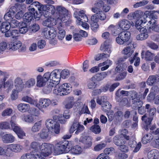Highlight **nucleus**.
Instances as JSON below:
<instances>
[{
	"label": "nucleus",
	"mask_w": 159,
	"mask_h": 159,
	"mask_svg": "<svg viewBox=\"0 0 159 159\" xmlns=\"http://www.w3.org/2000/svg\"><path fill=\"white\" fill-rule=\"evenodd\" d=\"M29 11L26 13L24 15V19L27 22H30L33 19L34 16V12H35V9L31 6L28 9Z\"/></svg>",
	"instance_id": "obj_24"
},
{
	"label": "nucleus",
	"mask_w": 159,
	"mask_h": 159,
	"mask_svg": "<svg viewBox=\"0 0 159 159\" xmlns=\"http://www.w3.org/2000/svg\"><path fill=\"white\" fill-rule=\"evenodd\" d=\"M141 56L142 59H144L146 61H150L153 59L154 54L149 50L145 52L143 50L141 53Z\"/></svg>",
	"instance_id": "obj_23"
},
{
	"label": "nucleus",
	"mask_w": 159,
	"mask_h": 159,
	"mask_svg": "<svg viewBox=\"0 0 159 159\" xmlns=\"http://www.w3.org/2000/svg\"><path fill=\"white\" fill-rule=\"evenodd\" d=\"M148 36L147 30L144 28L141 29L140 33L136 37V39L138 40H143L147 38Z\"/></svg>",
	"instance_id": "obj_27"
},
{
	"label": "nucleus",
	"mask_w": 159,
	"mask_h": 159,
	"mask_svg": "<svg viewBox=\"0 0 159 159\" xmlns=\"http://www.w3.org/2000/svg\"><path fill=\"white\" fill-rule=\"evenodd\" d=\"M59 25L58 26V30L57 37L59 40H62L66 36V31L63 29V26L62 23L61 22H59Z\"/></svg>",
	"instance_id": "obj_29"
},
{
	"label": "nucleus",
	"mask_w": 159,
	"mask_h": 159,
	"mask_svg": "<svg viewBox=\"0 0 159 159\" xmlns=\"http://www.w3.org/2000/svg\"><path fill=\"white\" fill-rule=\"evenodd\" d=\"M159 82V75H151L148 79L147 83L149 85H152Z\"/></svg>",
	"instance_id": "obj_28"
},
{
	"label": "nucleus",
	"mask_w": 159,
	"mask_h": 159,
	"mask_svg": "<svg viewBox=\"0 0 159 159\" xmlns=\"http://www.w3.org/2000/svg\"><path fill=\"white\" fill-rule=\"evenodd\" d=\"M104 3L102 1H99L95 4V6L92 8V11L96 14H99L102 12L101 8L103 6Z\"/></svg>",
	"instance_id": "obj_30"
},
{
	"label": "nucleus",
	"mask_w": 159,
	"mask_h": 159,
	"mask_svg": "<svg viewBox=\"0 0 159 159\" xmlns=\"http://www.w3.org/2000/svg\"><path fill=\"white\" fill-rule=\"evenodd\" d=\"M112 61L110 59H107L102 63H100L98 65L99 67L101 68V71H104L108 69L110 66L112 64Z\"/></svg>",
	"instance_id": "obj_31"
},
{
	"label": "nucleus",
	"mask_w": 159,
	"mask_h": 159,
	"mask_svg": "<svg viewBox=\"0 0 159 159\" xmlns=\"http://www.w3.org/2000/svg\"><path fill=\"white\" fill-rule=\"evenodd\" d=\"M145 16H146L144 15L143 17L136 20L135 22V26L138 30L141 29V28L142 26V24L146 23V20L144 18Z\"/></svg>",
	"instance_id": "obj_42"
},
{
	"label": "nucleus",
	"mask_w": 159,
	"mask_h": 159,
	"mask_svg": "<svg viewBox=\"0 0 159 159\" xmlns=\"http://www.w3.org/2000/svg\"><path fill=\"white\" fill-rule=\"evenodd\" d=\"M132 102L133 106H134L136 108H139L142 107L143 104V102L139 98H134L133 99V101H132Z\"/></svg>",
	"instance_id": "obj_57"
},
{
	"label": "nucleus",
	"mask_w": 159,
	"mask_h": 159,
	"mask_svg": "<svg viewBox=\"0 0 159 159\" xmlns=\"http://www.w3.org/2000/svg\"><path fill=\"white\" fill-rule=\"evenodd\" d=\"M107 30L110 31L111 34L114 36H116L119 33V31L117 30L116 26L113 24L109 25L107 29Z\"/></svg>",
	"instance_id": "obj_49"
},
{
	"label": "nucleus",
	"mask_w": 159,
	"mask_h": 159,
	"mask_svg": "<svg viewBox=\"0 0 159 159\" xmlns=\"http://www.w3.org/2000/svg\"><path fill=\"white\" fill-rule=\"evenodd\" d=\"M21 6L20 4H16L14 6L11 7L9 10V11L14 14L16 12H17L19 11L21 9Z\"/></svg>",
	"instance_id": "obj_59"
},
{
	"label": "nucleus",
	"mask_w": 159,
	"mask_h": 159,
	"mask_svg": "<svg viewBox=\"0 0 159 159\" xmlns=\"http://www.w3.org/2000/svg\"><path fill=\"white\" fill-rule=\"evenodd\" d=\"M74 100V98L73 96H70L68 97V102L64 105L65 108L68 109L72 108L75 103Z\"/></svg>",
	"instance_id": "obj_39"
},
{
	"label": "nucleus",
	"mask_w": 159,
	"mask_h": 159,
	"mask_svg": "<svg viewBox=\"0 0 159 159\" xmlns=\"http://www.w3.org/2000/svg\"><path fill=\"white\" fill-rule=\"evenodd\" d=\"M115 70L117 73L119 74L116 77V80L118 81L123 80L126 76L127 72L123 70V69L119 66H117L115 68Z\"/></svg>",
	"instance_id": "obj_21"
},
{
	"label": "nucleus",
	"mask_w": 159,
	"mask_h": 159,
	"mask_svg": "<svg viewBox=\"0 0 159 159\" xmlns=\"http://www.w3.org/2000/svg\"><path fill=\"white\" fill-rule=\"evenodd\" d=\"M7 77L5 75L3 76L0 80V91L2 89L3 86L5 89L7 88L6 90L8 92L11 90L13 87V82L11 80H9L6 82L5 81Z\"/></svg>",
	"instance_id": "obj_13"
},
{
	"label": "nucleus",
	"mask_w": 159,
	"mask_h": 159,
	"mask_svg": "<svg viewBox=\"0 0 159 159\" xmlns=\"http://www.w3.org/2000/svg\"><path fill=\"white\" fill-rule=\"evenodd\" d=\"M150 20L148 21V23L147 24L148 26L154 27V25L157 23L158 20V16L154 13H151L150 16Z\"/></svg>",
	"instance_id": "obj_35"
},
{
	"label": "nucleus",
	"mask_w": 159,
	"mask_h": 159,
	"mask_svg": "<svg viewBox=\"0 0 159 159\" xmlns=\"http://www.w3.org/2000/svg\"><path fill=\"white\" fill-rule=\"evenodd\" d=\"M143 16H142L138 11H136L134 12L130 13L128 15V18L130 20H137Z\"/></svg>",
	"instance_id": "obj_34"
},
{
	"label": "nucleus",
	"mask_w": 159,
	"mask_h": 159,
	"mask_svg": "<svg viewBox=\"0 0 159 159\" xmlns=\"http://www.w3.org/2000/svg\"><path fill=\"white\" fill-rule=\"evenodd\" d=\"M51 103L50 100L48 99L41 98L39 99L38 103L36 101L35 106L39 110H42L45 109L49 107Z\"/></svg>",
	"instance_id": "obj_17"
},
{
	"label": "nucleus",
	"mask_w": 159,
	"mask_h": 159,
	"mask_svg": "<svg viewBox=\"0 0 159 159\" xmlns=\"http://www.w3.org/2000/svg\"><path fill=\"white\" fill-rule=\"evenodd\" d=\"M9 48L10 49L15 51L19 49L20 52H25L26 49V46L25 45H22L21 42L19 40H16L12 41L9 44Z\"/></svg>",
	"instance_id": "obj_10"
},
{
	"label": "nucleus",
	"mask_w": 159,
	"mask_h": 159,
	"mask_svg": "<svg viewBox=\"0 0 159 159\" xmlns=\"http://www.w3.org/2000/svg\"><path fill=\"white\" fill-rule=\"evenodd\" d=\"M0 27L1 31L2 32H5L10 29V23L8 21H5L1 24Z\"/></svg>",
	"instance_id": "obj_45"
},
{
	"label": "nucleus",
	"mask_w": 159,
	"mask_h": 159,
	"mask_svg": "<svg viewBox=\"0 0 159 159\" xmlns=\"http://www.w3.org/2000/svg\"><path fill=\"white\" fill-rule=\"evenodd\" d=\"M0 129L2 130H12V127L9 122L4 121L0 123Z\"/></svg>",
	"instance_id": "obj_47"
},
{
	"label": "nucleus",
	"mask_w": 159,
	"mask_h": 159,
	"mask_svg": "<svg viewBox=\"0 0 159 159\" xmlns=\"http://www.w3.org/2000/svg\"><path fill=\"white\" fill-rule=\"evenodd\" d=\"M20 159H39L37 157V156L34 152H31L30 153H27L23 155L21 157Z\"/></svg>",
	"instance_id": "obj_48"
},
{
	"label": "nucleus",
	"mask_w": 159,
	"mask_h": 159,
	"mask_svg": "<svg viewBox=\"0 0 159 159\" xmlns=\"http://www.w3.org/2000/svg\"><path fill=\"white\" fill-rule=\"evenodd\" d=\"M129 144L130 147L131 148H134L136 146L133 151L134 152H137L141 147V144L140 142H139L137 144L136 142L134 140H129Z\"/></svg>",
	"instance_id": "obj_33"
},
{
	"label": "nucleus",
	"mask_w": 159,
	"mask_h": 159,
	"mask_svg": "<svg viewBox=\"0 0 159 159\" xmlns=\"http://www.w3.org/2000/svg\"><path fill=\"white\" fill-rule=\"evenodd\" d=\"M49 132L48 129H43L38 134L41 139L48 141L50 139V137L49 135Z\"/></svg>",
	"instance_id": "obj_25"
},
{
	"label": "nucleus",
	"mask_w": 159,
	"mask_h": 159,
	"mask_svg": "<svg viewBox=\"0 0 159 159\" xmlns=\"http://www.w3.org/2000/svg\"><path fill=\"white\" fill-rule=\"evenodd\" d=\"M113 143L117 146H120L122 144H125V141L120 136H115L113 139Z\"/></svg>",
	"instance_id": "obj_50"
},
{
	"label": "nucleus",
	"mask_w": 159,
	"mask_h": 159,
	"mask_svg": "<svg viewBox=\"0 0 159 159\" xmlns=\"http://www.w3.org/2000/svg\"><path fill=\"white\" fill-rule=\"evenodd\" d=\"M134 50V48L133 43H128L122 51V53L125 55V57L119 58L118 60V63H120L124 61L127 58L131 57L133 54Z\"/></svg>",
	"instance_id": "obj_8"
},
{
	"label": "nucleus",
	"mask_w": 159,
	"mask_h": 159,
	"mask_svg": "<svg viewBox=\"0 0 159 159\" xmlns=\"http://www.w3.org/2000/svg\"><path fill=\"white\" fill-rule=\"evenodd\" d=\"M21 120L28 123H32L34 122L35 118L34 116L30 114L26 116L22 115L21 116Z\"/></svg>",
	"instance_id": "obj_36"
},
{
	"label": "nucleus",
	"mask_w": 159,
	"mask_h": 159,
	"mask_svg": "<svg viewBox=\"0 0 159 159\" xmlns=\"http://www.w3.org/2000/svg\"><path fill=\"white\" fill-rule=\"evenodd\" d=\"M45 125L48 129L52 134H58L60 133V124L54 119H47L45 121Z\"/></svg>",
	"instance_id": "obj_5"
},
{
	"label": "nucleus",
	"mask_w": 159,
	"mask_h": 159,
	"mask_svg": "<svg viewBox=\"0 0 159 159\" xmlns=\"http://www.w3.org/2000/svg\"><path fill=\"white\" fill-rule=\"evenodd\" d=\"M100 49L104 52L111 53L112 52V45L111 42L107 40L105 41L101 44Z\"/></svg>",
	"instance_id": "obj_20"
},
{
	"label": "nucleus",
	"mask_w": 159,
	"mask_h": 159,
	"mask_svg": "<svg viewBox=\"0 0 159 159\" xmlns=\"http://www.w3.org/2000/svg\"><path fill=\"white\" fill-rule=\"evenodd\" d=\"M42 125L41 120L36 122L32 127L31 131L33 132H36L38 131L41 128Z\"/></svg>",
	"instance_id": "obj_51"
},
{
	"label": "nucleus",
	"mask_w": 159,
	"mask_h": 159,
	"mask_svg": "<svg viewBox=\"0 0 159 159\" xmlns=\"http://www.w3.org/2000/svg\"><path fill=\"white\" fill-rule=\"evenodd\" d=\"M43 34L46 38L50 40L51 44L54 45L57 43V40L56 38L57 32L54 28H45Z\"/></svg>",
	"instance_id": "obj_6"
},
{
	"label": "nucleus",
	"mask_w": 159,
	"mask_h": 159,
	"mask_svg": "<svg viewBox=\"0 0 159 159\" xmlns=\"http://www.w3.org/2000/svg\"><path fill=\"white\" fill-rule=\"evenodd\" d=\"M84 129V127L83 125L80 124L77 120H75L70 128V132L72 133L76 131L75 134H78L80 132L82 131Z\"/></svg>",
	"instance_id": "obj_18"
},
{
	"label": "nucleus",
	"mask_w": 159,
	"mask_h": 159,
	"mask_svg": "<svg viewBox=\"0 0 159 159\" xmlns=\"http://www.w3.org/2000/svg\"><path fill=\"white\" fill-rule=\"evenodd\" d=\"M53 93L56 95L62 96L69 94L71 91V86L70 84L64 83L54 87Z\"/></svg>",
	"instance_id": "obj_4"
},
{
	"label": "nucleus",
	"mask_w": 159,
	"mask_h": 159,
	"mask_svg": "<svg viewBox=\"0 0 159 159\" xmlns=\"http://www.w3.org/2000/svg\"><path fill=\"white\" fill-rule=\"evenodd\" d=\"M69 143L68 141L66 140L57 142L55 145V152L57 154L67 153L69 149V148L67 149Z\"/></svg>",
	"instance_id": "obj_7"
},
{
	"label": "nucleus",
	"mask_w": 159,
	"mask_h": 159,
	"mask_svg": "<svg viewBox=\"0 0 159 159\" xmlns=\"http://www.w3.org/2000/svg\"><path fill=\"white\" fill-rule=\"evenodd\" d=\"M119 133L120 135H123L126 140H129L130 133H128L127 129H120L119 131Z\"/></svg>",
	"instance_id": "obj_58"
},
{
	"label": "nucleus",
	"mask_w": 159,
	"mask_h": 159,
	"mask_svg": "<svg viewBox=\"0 0 159 159\" xmlns=\"http://www.w3.org/2000/svg\"><path fill=\"white\" fill-rule=\"evenodd\" d=\"M16 119L15 116H13L11 117L10 120L11 125L12 127V130L17 134L18 137L20 139H22L25 136V134L22 129L16 124L14 121Z\"/></svg>",
	"instance_id": "obj_9"
},
{
	"label": "nucleus",
	"mask_w": 159,
	"mask_h": 159,
	"mask_svg": "<svg viewBox=\"0 0 159 159\" xmlns=\"http://www.w3.org/2000/svg\"><path fill=\"white\" fill-rule=\"evenodd\" d=\"M130 33L129 31H124L119 34L116 38V41L119 44H123L128 41L130 38Z\"/></svg>",
	"instance_id": "obj_11"
},
{
	"label": "nucleus",
	"mask_w": 159,
	"mask_h": 159,
	"mask_svg": "<svg viewBox=\"0 0 159 159\" xmlns=\"http://www.w3.org/2000/svg\"><path fill=\"white\" fill-rule=\"evenodd\" d=\"M22 100L24 102H28L31 104L35 105L36 100L32 99L31 97L28 96H25L23 97Z\"/></svg>",
	"instance_id": "obj_53"
},
{
	"label": "nucleus",
	"mask_w": 159,
	"mask_h": 159,
	"mask_svg": "<svg viewBox=\"0 0 159 159\" xmlns=\"http://www.w3.org/2000/svg\"><path fill=\"white\" fill-rule=\"evenodd\" d=\"M83 152L82 148L79 145L74 146L70 150L71 153L75 155H79L81 154Z\"/></svg>",
	"instance_id": "obj_41"
},
{
	"label": "nucleus",
	"mask_w": 159,
	"mask_h": 159,
	"mask_svg": "<svg viewBox=\"0 0 159 159\" xmlns=\"http://www.w3.org/2000/svg\"><path fill=\"white\" fill-rule=\"evenodd\" d=\"M28 30H29V28L26 24L22 22L20 23L19 31L20 33L25 34Z\"/></svg>",
	"instance_id": "obj_40"
},
{
	"label": "nucleus",
	"mask_w": 159,
	"mask_h": 159,
	"mask_svg": "<svg viewBox=\"0 0 159 159\" xmlns=\"http://www.w3.org/2000/svg\"><path fill=\"white\" fill-rule=\"evenodd\" d=\"M90 130L95 134H98L101 132V129L99 125H94L90 128Z\"/></svg>",
	"instance_id": "obj_63"
},
{
	"label": "nucleus",
	"mask_w": 159,
	"mask_h": 159,
	"mask_svg": "<svg viewBox=\"0 0 159 159\" xmlns=\"http://www.w3.org/2000/svg\"><path fill=\"white\" fill-rule=\"evenodd\" d=\"M53 147L52 145L49 143H43L39 146L40 152L36 151L34 152L39 159H44L45 157L48 156L51 154Z\"/></svg>",
	"instance_id": "obj_3"
},
{
	"label": "nucleus",
	"mask_w": 159,
	"mask_h": 159,
	"mask_svg": "<svg viewBox=\"0 0 159 159\" xmlns=\"http://www.w3.org/2000/svg\"><path fill=\"white\" fill-rule=\"evenodd\" d=\"M111 73V71L102 72L100 73L97 74L94 78L98 81H101Z\"/></svg>",
	"instance_id": "obj_37"
},
{
	"label": "nucleus",
	"mask_w": 159,
	"mask_h": 159,
	"mask_svg": "<svg viewBox=\"0 0 159 159\" xmlns=\"http://www.w3.org/2000/svg\"><path fill=\"white\" fill-rule=\"evenodd\" d=\"M36 86L39 87H42L44 86L48 81L49 80L48 75L45 73L43 76L39 75L36 77Z\"/></svg>",
	"instance_id": "obj_16"
},
{
	"label": "nucleus",
	"mask_w": 159,
	"mask_h": 159,
	"mask_svg": "<svg viewBox=\"0 0 159 159\" xmlns=\"http://www.w3.org/2000/svg\"><path fill=\"white\" fill-rule=\"evenodd\" d=\"M110 54V53L107 52L98 54L95 56V60L96 61H98L100 60H104L107 59L108 58H109Z\"/></svg>",
	"instance_id": "obj_38"
},
{
	"label": "nucleus",
	"mask_w": 159,
	"mask_h": 159,
	"mask_svg": "<svg viewBox=\"0 0 159 159\" xmlns=\"http://www.w3.org/2000/svg\"><path fill=\"white\" fill-rule=\"evenodd\" d=\"M131 23L128 20L124 19L119 21L118 23V29L120 30H127L130 27Z\"/></svg>",
	"instance_id": "obj_19"
},
{
	"label": "nucleus",
	"mask_w": 159,
	"mask_h": 159,
	"mask_svg": "<svg viewBox=\"0 0 159 159\" xmlns=\"http://www.w3.org/2000/svg\"><path fill=\"white\" fill-rule=\"evenodd\" d=\"M85 11L82 10L79 11H75L74 13V16L77 19V23L87 22L88 20L87 16L85 14Z\"/></svg>",
	"instance_id": "obj_14"
},
{
	"label": "nucleus",
	"mask_w": 159,
	"mask_h": 159,
	"mask_svg": "<svg viewBox=\"0 0 159 159\" xmlns=\"http://www.w3.org/2000/svg\"><path fill=\"white\" fill-rule=\"evenodd\" d=\"M14 85L15 89L21 91L24 88V84L22 80L17 78L14 80Z\"/></svg>",
	"instance_id": "obj_32"
},
{
	"label": "nucleus",
	"mask_w": 159,
	"mask_h": 159,
	"mask_svg": "<svg viewBox=\"0 0 159 159\" xmlns=\"http://www.w3.org/2000/svg\"><path fill=\"white\" fill-rule=\"evenodd\" d=\"M36 84L34 79L31 78L28 79L25 82V86L28 88H31L34 87Z\"/></svg>",
	"instance_id": "obj_54"
},
{
	"label": "nucleus",
	"mask_w": 159,
	"mask_h": 159,
	"mask_svg": "<svg viewBox=\"0 0 159 159\" xmlns=\"http://www.w3.org/2000/svg\"><path fill=\"white\" fill-rule=\"evenodd\" d=\"M20 91L13 89L11 91L10 94V98L12 101L15 100L18 98V93Z\"/></svg>",
	"instance_id": "obj_55"
},
{
	"label": "nucleus",
	"mask_w": 159,
	"mask_h": 159,
	"mask_svg": "<svg viewBox=\"0 0 159 159\" xmlns=\"http://www.w3.org/2000/svg\"><path fill=\"white\" fill-rule=\"evenodd\" d=\"M92 140V138L90 136H86L83 137L81 141L84 144V148L87 149L91 147L93 144Z\"/></svg>",
	"instance_id": "obj_22"
},
{
	"label": "nucleus",
	"mask_w": 159,
	"mask_h": 159,
	"mask_svg": "<svg viewBox=\"0 0 159 159\" xmlns=\"http://www.w3.org/2000/svg\"><path fill=\"white\" fill-rule=\"evenodd\" d=\"M15 137L11 134H6L2 137V140L5 143H12L15 141Z\"/></svg>",
	"instance_id": "obj_26"
},
{
	"label": "nucleus",
	"mask_w": 159,
	"mask_h": 159,
	"mask_svg": "<svg viewBox=\"0 0 159 159\" xmlns=\"http://www.w3.org/2000/svg\"><path fill=\"white\" fill-rule=\"evenodd\" d=\"M30 106L29 104L25 103H20L17 106L18 110L22 112H25L28 111Z\"/></svg>",
	"instance_id": "obj_44"
},
{
	"label": "nucleus",
	"mask_w": 159,
	"mask_h": 159,
	"mask_svg": "<svg viewBox=\"0 0 159 159\" xmlns=\"http://www.w3.org/2000/svg\"><path fill=\"white\" fill-rule=\"evenodd\" d=\"M40 143L38 142L34 141L31 143L30 144V147L33 149L35 151H38V149L39 148V146H40Z\"/></svg>",
	"instance_id": "obj_62"
},
{
	"label": "nucleus",
	"mask_w": 159,
	"mask_h": 159,
	"mask_svg": "<svg viewBox=\"0 0 159 159\" xmlns=\"http://www.w3.org/2000/svg\"><path fill=\"white\" fill-rule=\"evenodd\" d=\"M7 150L8 154L7 157H9L11 154V152L15 153L20 152L23 148V146L19 144H11L8 145L7 147Z\"/></svg>",
	"instance_id": "obj_12"
},
{
	"label": "nucleus",
	"mask_w": 159,
	"mask_h": 159,
	"mask_svg": "<svg viewBox=\"0 0 159 159\" xmlns=\"http://www.w3.org/2000/svg\"><path fill=\"white\" fill-rule=\"evenodd\" d=\"M60 71L59 69H55L52 72H46L47 75L50 81L47 83V85L44 89V92L46 93L50 92L52 88L55 87L59 83L61 79Z\"/></svg>",
	"instance_id": "obj_2"
},
{
	"label": "nucleus",
	"mask_w": 159,
	"mask_h": 159,
	"mask_svg": "<svg viewBox=\"0 0 159 159\" xmlns=\"http://www.w3.org/2000/svg\"><path fill=\"white\" fill-rule=\"evenodd\" d=\"M159 156V152L156 149L150 151L148 154V157L149 159H155Z\"/></svg>",
	"instance_id": "obj_46"
},
{
	"label": "nucleus",
	"mask_w": 159,
	"mask_h": 159,
	"mask_svg": "<svg viewBox=\"0 0 159 159\" xmlns=\"http://www.w3.org/2000/svg\"><path fill=\"white\" fill-rule=\"evenodd\" d=\"M61 77L63 79L68 78L70 75V72L68 69H65L60 71Z\"/></svg>",
	"instance_id": "obj_60"
},
{
	"label": "nucleus",
	"mask_w": 159,
	"mask_h": 159,
	"mask_svg": "<svg viewBox=\"0 0 159 159\" xmlns=\"http://www.w3.org/2000/svg\"><path fill=\"white\" fill-rule=\"evenodd\" d=\"M152 139V135L151 134H146L143 137L142 142L143 143L146 144L150 142Z\"/></svg>",
	"instance_id": "obj_52"
},
{
	"label": "nucleus",
	"mask_w": 159,
	"mask_h": 159,
	"mask_svg": "<svg viewBox=\"0 0 159 159\" xmlns=\"http://www.w3.org/2000/svg\"><path fill=\"white\" fill-rule=\"evenodd\" d=\"M107 145L106 142L101 143L96 145L94 148V150L96 151H99L105 148Z\"/></svg>",
	"instance_id": "obj_61"
},
{
	"label": "nucleus",
	"mask_w": 159,
	"mask_h": 159,
	"mask_svg": "<svg viewBox=\"0 0 159 159\" xmlns=\"http://www.w3.org/2000/svg\"><path fill=\"white\" fill-rule=\"evenodd\" d=\"M28 112L30 114L33 115L34 117V116H37L40 114L39 111L37 109L34 108H30Z\"/></svg>",
	"instance_id": "obj_64"
},
{
	"label": "nucleus",
	"mask_w": 159,
	"mask_h": 159,
	"mask_svg": "<svg viewBox=\"0 0 159 159\" xmlns=\"http://www.w3.org/2000/svg\"><path fill=\"white\" fill-rule=\"evenodd\" d=\"M138 53H136L134 56L133 58L132 59H129V61L130 62V64H132L134 62V61L135 60L134 63V65L135 66H137L139 65L140 62V58L137 57Z\"/></svg>",
	"instance_id": "obj_56"
},
{
	"label": "nucleus",
	"mask_w": 159,
	"mask_h": 159,
	"mask_svg": "<svg viewBox=\"0 0 159 159\" xmlns=\"http://www.w3.org/2000/svg\"><path fill=\"white\" fill-rule=\"evenodd\" d=\"M50 9L52 14L54 15L57 20L53 18L49 17L43 21V25L46 26H52L56 25L59 22H66L69 18L68 11L64 7L61 6H57L56 8L53 5L50 6Z\"/></svg>",
	"instance_id": "obj_1"
},
{
	"label": "nucleus",
	"mask_w": 159,
	"mask_h": 159,
	"mask_svg": "<svg viewBox=\"0 0 159 159\" xmlns=\"http://www.w3.org/2000/svg\"><path fill=\"white\" fill-rule=\"evenodd\" d=\"M96 102L98 104L101 105L102 109L105 111H107V109H110L111 105L108 101L107 97L103 96L101 98H98L96 100Z\"/></svg>",
	"instance_id": "obj_15"
},
{
	"label": "nucleus",
	"mask_w": 159,
	"mask_h": 159,
	"mask_svg": "<svg viewBox=\"0 0 159 159\" xmlns=\"http://www.w3.org/2000/svg\"><path fill=\"white\" fill-rule=\"evenodd\" d=\"M159 92V88L157 86L155 85L152 87L151 92L148 94L147 98L148 99L150 100L152 98L153 95H155Z\"/></svg>",
	"instance_id": "obj_43"
}]
</instances>
